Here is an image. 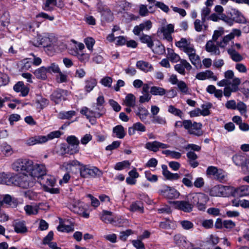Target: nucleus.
Here are the masks:
<instances>
[{"label": "nucleus", "mask_w": 249, "mask_h": 249, "mask_svg": "<svg viewBox=\"0 0 249 249\" xmlns=\"http://www.w3.org/2000/svg\"><path fill=\"white\" fill-rule=\"evenodd\" d=\"M12 168L17 172H26L34 178H42L46 174L47 169L43 164H34L27 159H18L12 164Z\"/></svg>", "instance_id": "obj_1"}, {"label": "nucleus", "mask_w": 249, "mask_h": 249, "mask_svg": "<svg viewBox=\"0 0 249 249\" xmlns=\"http://www.w3.org/2000/svg\"><path fill=\"white\" fill-rule=\"evenodd\" d=\"M21 172L20 175H15L14 185L24 189L33 187L36 179L26 172Z\"/></svg>", "instance_id": "obj_2"}, {"label": "nucleus", "mask_w": 249, "mask_h": 249, "mask_svg": "<svg viewBox=\"0 0 249 249\" xmlns=\"http://www.w3.org/2000/svg\"><path fill=\"white\" fill-rule=\"evenodd\" d=\"M241 83V80L239 78H234L232 83L229 80L224 79L217 83V85L219 87L227 86L224 89L223 94L225 96L229 97L232 92H235L239 89V86Z\"/></svg>", "instance_id": "obj_3"}, {"label": "nucleus", "mask_w": 249, "mask_h": 249, "mask_svg": "<svg viewBox=\"0 0 249 249\" xmlns=\"http://www.w3.org/2000/svg\"><path fill=\"white\" fill-rule=\"evenodd\" d=\"M80 112L85 115L86 118L90 121L91 118H99L102 116L105 113L106 110L104 107L93 104L91 109L87 107H83Z\"/></svg>", "instance_id": "obj_4"}, {"label": "nucleus", "mask_w": 249, "mask_h": 249, "mask_svg": "<svg viewBox=\"0 0 249 249\" xmlns=\"http://www.w3.org/2000/svg\"><path fill=\"white\" fill-rule=\"evenodd\" d=\"M80 167V176L83 178H89L100 177L102 176L103 172L98 168L95 166H90L89 165H84L81 164Z\"/></svg>", "instance_id": "obj_5"}, {"label": "nucleus", "mask_w": 249, "mask_h": 249, "mask_svg": "<svg viewBox=\"0 0 249 249\" xmlns=\"http://www.w3.org/2000/svg\"><path fill=\"white\" fill-rule=\"evenodd\" d=\"M56 38L53 36H43L41 38L38 37L36 41L33 42L34 46L36 47H51L56 42Z\"/></svg>", "instance_id": "obj_6"}, {"label": "nucleus", "mask_w": 249, "mask_h": 249, "mask_svg": "<svg viewBox=\"0 0 249 249\" xmlns=\"http://www.w3.org/2000/svg\"><path fill=\"white\" fill-rule=\"evenodd\" d=\"M160 195L170 199L177 197L179 196V193L174 188L164 185L159 190Z\"/></svg>", "instance_id": "obj_7"}, {"label": "nucleus", "mask_w": 249, "mask_h": 249, "mask_svg": "<svg viewBox=\"0 0 249 249\" xmlns=\"http://www.w3.org/2000/svg\"><path fill=\"white\" fill-rule=\"evenodd\" d=\"M183 51L188 55L192 64L196 65L199 63L200 57L196 54V51L193 44H191Z\"/></svg>", "instance_id": "obj_8"}, {"label": "nucleus", "mask_w": 249, "mask_h": 249, "mask_svg": "<svg viewBox=\"0 0 249 249\" xmlns=\"http://www.w3.org/2000/svg\"><path fill=\"white\" fill-rule=\"evenodd\" d=\"M190 124H189L188 128H186L188 133L197 136H201L203 134V132L201 130L202 124L196 122L192 123L191 120H190Z\"/></svg>", "instance_id": "obj_9"}, {"label": "nucleus", "mask_w": 249, "mask_h": 249, "mask_svg": "<svg viewBox=\"0 0 249 249\" xmlns=\"http://www.w3.org/2000/svg\"><path fill=\"white\" fill-rule=\"evenodd\" d=\"M66 91L60 89H57L53 92L51 96V100L56 104L60 103L62 100H66L65 95Z\"/></svg>", "instance_id": "obj_10"}, {"label": "nucleus", "mask_w": 249, "mask_h": 249, "mask_svg": "<svg viewBox=\"0 0 249 249\" xmlns=\"http://www.w3.org/2000/svg\"><path fill=\"white\" fill-rule=\"evenodd\" d=\"M160 31L163 34L164 38L168 41H172L171 34L174 32V26L172 24H169L160 28Z\"/></svg>", "instance_id": "obj_11"}, {"label": "nucleus", "mask_w": 249, "mask_h": 249, "mask_svg": "<svg viewBox=\"0 0 249 249\" xmlns=\"http://www.w3.org/2000/svg\"><path fill=\"white\" fill-rule=\"evenodd\" d=\"M232 160L237 166L246 167L249 164V159L245 155H235L232 157Z\"/></svg>", "instance_id": "obj_12"}, {"label": "nucleus", "mask_w": 249, "mask_h": 249, "mask_svg": "<svg viewBox=\"0 0 249 249\" xmlns=\"http://www.w3.org/2000/svg\"><path fill=\"white\" fill-rule=\"evenodd\" d=\"M15 174L11 173H0V183L9 185L14 184Z\"/></svg>", "instance_id": "obj_13"}, {"label": "nucleus", "mask_w": 249, "mask_h": 249, "mask_svg": "<svg viewBox=\"0 0 249 249\" xmlns=\"http://www.w3.org/2000/svg\"><path fill=\"white\" fill-rule=\"evenodd\" d=\"M175 207L186 213H189L193 210V206L187 201H176L174 202Z\"/></svg>", "instance_id": "obj_14"}, {"label": "nucleus", "mask_w": 249, "mask_h": 249, "mask_svg": "<svg viewBox=\"0 0 249 249\" xmlns=\"http://www.w3.org/2000/svg\"><path fill=\"white\" fill-rule=\"evenodd\" d=\"M174 67L175 70L182 75L185 74V68L187 70L192 69L191 65L185 59H181L180 63L176 64Z\"/></svg>", "instance_id": "obj_15"}, {"label": "nucleus", "mask_w": 249, "mask_h": 249, "mask_svg": "<svg viewBox=\"0 0 249 249\" xmlns=\"http://www.w3.org/2000/svg\"><path fill=\"white\" fill-rule=\"evenodd\" d=\"M152 22L150 20H147L139 25L136 26L133 29V33L136 35H138L143 30H149L152 27Z\"/></svg>", "instance_id": "obj_16"}, {"label": "nucleus", "mask_w": 249, "mask_h": 249, "mask_svg": "<svg viewBox=\"0 0 249 249\" xmlns=\"http://www.w3.org/2000/svg\"><path fill=\"white\" fill-rule=\"evenodd\" d=\"M47 142L45 136H35L28 138L26 141V144L29 146L37 144H42Z\"/></svg>", "instance_id": "obj_17"}, {"label": "nucleus", "mask_w": 249, "mask_h": 249, "mask_svg": "<svg viewBox=\"0 0 249 249\" xmlns=\"http://www.w3.org/2000/svg\"><path fill=\"white\" fill-rule=\"evenodd\" d=\"M198 197L201 198V199L198 198L196 201V204L195 206L200 211H204L206 209V205L209 200L208 196L203 193H199Z\"/></svg>", "instance_id": "obj_18"}, {"label": "nucleus", "mask_w": 249, "mask_h": 249, "mask_svg": "<svg viewBox=\"0 0 249 249\" xmlns=\"http://www.w3.org/2000/svg\"><path fill=\"white\" fill-rule=\"evenodd\" d=\"M196 78L200 80H204L206 79L212 78L214 81H216L217 78L214 75L213 72L210 70L198 73L196 76Z\"/></svg>", "instance_id": "obj_19"}, {"label": "nucleus", "mask_w": 249, "mask_h": 249, "mask_svg": "<svg viewBox=\"0 0 249 249\" xmlns=\"http://www.w3.org/2000/svg\"><path fill=\"white\" fill-rule=\"evenodd\" d=\"M14 89L17 92H20L23 97L26 96L29 91V88L25 86L22 82H18L14 86Z\"/></svg>", "instance_id": "obj_20"}, {"label": "nucleus", "mask_w": 249, "mask_h": 249, "mask_svg": "<svg viewBox=\"0 0 249 249\" xmlns=\"http://www.w3.org/2000/svg\"><path fill=\"white\" fill-rule=\"evenodd\" d=\"M100 219L106 223H113L116 222L115 218L110 211L104 210L100 215Z\"/></svg>", "instance_id": "obj_21"}, {"label": "nucleus", "mask_w": 249, "mask_h": 249, "mask_svg": "<svg viewBox=\"0 0 249 249\" xmlns=\"http://www.w3.org/2000/svg\"><path fill=\"white\" fill-rule=\"evenodd\" d=\"M205 49L207 52L211 53L212 54L218 55L220 54L218 47L215 45L212 40H209L207 42Z\"/></svg>", "instance_id": "obj_22"}, {"label": "nucleus", "mask_w": 249, "mask_h": 249, "mask_svg": "<svg viewBox=\"0 0 249 249\" xmlns=\"http://www.w3.org/2000/svg\"><path fill=\"white\" fill-rule=\"evenodd\" d=\"M162 169V174L164 177L169 180H177L179 178L180 176L177 173H172L168 170L167 167L165 165H162L161 166Z\"/></svg>", "instance_id": "obj_23"}, {"label": "nucleus", "mask_w": 249, "mask_h": 249, "mask_svg": "<svg viewBox=\"0 0 249 249\" xmlns=\"http://www.w3.org/2000/svg\"><path fill=\"white\" fill-rule=\"evenodd\" d=\"M136 67L145 72L151 71L153 67L151 64L144 61H139L136 63Z\"/></svg>", "instance_id": "obj_24"}, {"label": "nucleus", "mask_w": 249, "mask_h": 249, "mask_svg": "<svg viewBox=\"0 0 249 249\" xmlns=\"http://www.w3.org/2000/svg\"><path fill=\"white\" fill-rule=\"evenodd\" d=\"M227 187L223 185L215 186L211 190L210 195L212 196H223V192L226 191Z\"/></svg>", "instance_id": "obj_25"}, {"label": "nucleus", "mask_w": 249, "mask_h": 249, "mask_svg": "<svg viewBox=\"0 0 249 249\" xmlns=\"http://www.w3.org/2000/svg\"><path fill=\"white\" fill-rule=\"evenodd\" d=\"M47 72L46 68L43 66L35 70L34 74L37 79L44 80L47 78Z\"/></svg>", "instance_id": "obj_26"}, {"label": "nucleus", "mask_w": 249, "mask_h": 249, "mask_svg": "<svg viewBox=\"0 0 249 249\" xmlns=\"http://www.w3.org/2000/svg\"><path fill=\"white\" fill-rule=\"evenodd\" d=\"M13 226L15 231L17 233H24L27 231V228L23 221H16Z\"/></svg>", "instance_id": "obj_27"}, {"label": "nucleus", "mask_w": 249, "mask_h": 249, "mask_svg": "<svg viewBox=\"0 0 249 249\" xmlns=\"http://www.w3.org/2000/svg\"><path fill=\"white\" fill-rule=\"evenodd\" d=\"M205 21L201 19H196L194 22L195 30L197 32H200L202 31L207 30L208 27L207 25L204 24Z\"/></svg>", "instance_id": "obj_28"}, {"label": "nucleus", "mask_w": 249, "mask_h": 249, "mask_svg": "<svg viewBox=\"0 0 249 249\" xmlns=\"http://www.w3.org/2000/svg\"><path fill=\"white\" fill-rule=\"evenodd\" d=\"M66 140L69 145H73L75 146L74 148L73 149V151L78 152L79 150V141L78 139L74 136H70L67 137Z\"/></svg>", "instance_id": "obj_29"}, {"label": "nucleus", "mask_w": 249, "mask_h": 249, "mask_svg": "<svg viewBox=\"0 0 249 249\" xmlns=\"http://www.w3.org/2000/svg\"><path fill=\"white\" fill-rule=\"evenodd\" d=\"M135 103L136 97L132 93L128 94L123 101V105L128 107H134Z\"/></svg>", "instance_id": "obj_30"}, {"label": "nucleus", "mask_w": 249, "mask_h": 249, "mask_svg": "<svg viewBox=\"0 0 249 249\" xmlns=\"http://www.w3.org/2000/svg\"><path fill=\"white\" fill-rule=\"evenodd\" d=\"M113 133L115 136L119 139H123L125 135L124 127L121 125H118L113 128Z\"/></svg>", "instance_id": "obj_31"}, {"label": "nucleus", "mask_w": 249, "mask_h": 249, "mask_svg": "<svg viewBox=\"0 0 249 249\" xmlns=\"http://www.w3.org/2000/svg\"><path fill=\"white\" fill-rule=\"evenodd\" d=\"M129 210L132 212H143V203L140 201L133 202L130 206Z\"/></svg>", "instance_id": "obj_32"}, {"label": "nucleus", "mask_w": 249, "mask_h": 249, "mask_svg": "<svg viewBox=\"0 0 249 249\" xmlns=\"http://www.w3.org/2000/svg\"><path fill=\"white\" fill-rule=\"evenodd\" d=\"M97 81L94 78H90L85 81V89L87 92L91 91L97 85Z\"/></svg>", "instance_id": "obj_33"}, {"label": "nucleus", "mask_w": 249, "mask_h": 249, "mask_svg": "<svg viewBox=\"0 0 249 249\" xmlns=\"http://www.w3.org/2000/svg\"><path fill=\"white\" fill-rule=\"evenodd\" d=\"M227 51L233 61L235 62H240L243 59L242 56L235 50L229 49Z\"/></svg>", "instance_id": "obj_34"}, {"label": "nucleus", "mask_w": 249, "mask_h": 249, "mask_svg": "<svg viewBox=\"0 0 249 249\" xmlns=\"http://www.w3.org/2000/svg\"><path fill=\"white\" fill-rule=\"evenodd\" d=\"M24 209L28 215H35L38 213L39 207L38 206L35 205H26Z\"/></svg>", "instance_id": "obj_35"}, {"label": "nucleus", "mask_w": 249, "mask_h": 249, "mask_svg": "<svg viewBox=\"0 0 249 249\" xmlns=\"http://www.w3.org/2000/svg\"><path fill=\"white\" fill-rule=\"evenodd\" d=\"M150 92L152 95L155 96H163L165 94L166 90L161 87L153 86L150 88Z\"/></svg>", "instance_id": "obj_36"}, {"label": "nucleus", "mask_w": 249, "mask_h": 249, "mask_svg": "<svg viewBox=\"0 0 249 249\" xmlns=\"http://www.w3.org/2000/svg\"><path fill=\"white\" fill-rule=\"evenodd\" d=\"M82 203L80 202H75L72 204L69 205L70 209L75 213L78 214L81 213L83 212V209L81 207Z\"/></svg>", "instance_id": "obj_37"}, {"label": "nucleus", "mask_w": 249, "mask_h": 249, "mask_svg": "<svg viewBox=\"0 0 249 249\" xmlns=\"http://www.w3.org/2000/svg\"><path fill=\"white\" fill-rule=\"evenodd\" d=\"M234 37V35L233 34L228 35L223 37L221 41L217 42L216 44L221 48H224L227 45V43L233 39Z\"/></svg>", "instance_id": "obj_38"}, {"label": "nucleus", "mask_w": 249, "mask_h": 249, "mask_svg": "<svg viewBox=\"0 0 249 249\" xmlns=\"http://www.w3.org/2000/svg\"><path fill=\"white\" fill-rule=\"evenodd\" d=\"M236 192L240 196H249V185H243L236 189Z\"/></svg>", "instance_id": "obj_39"}, {"label": "nucleus", "mask_w": 249, "mask_h": 249, "mask_svg": "<svg viewBox=\"0 0 249 249\" xmlns=\"http://www.w3.org/2000/svg\"><path fill=\"white\" fill-rule=\"evenodd\" d=\"M140 40L142 43L147 44V45L149 48L152 49V47L154 46V43L150 36L143 34L140 37Z\"/></svg>", "instance_id": "obj_40"}, {"label": "nucleus", "mask_w": 249, "mask_h": 249, "mask_svg": "<svg viewBox=\"0 0 249 249\" xmlns=\"http://www.w3.org/2000/svg\"><path fill=\"white\" fill-rule=\"evenodd\" d=\"M174 240L176 244L178 246H184L186 244V238L179 234L175 235Z\"/></svg>", "instance_id": "obj_41"}, {"label": "nucleus", "mask_w": 249, "mask_h": 249, "mask_svg": "<svg viewBox=\"0 0 249 249\" xmlns=\"http://www.w3.org/2000/svg\"><path fill=\"white\" fill-rule=\"evenodd\" d=\"M191 44L190 42L185 38H181L179 41L176 42V46L181 49L182 51L187 48Z\"/></svg>", "instance_id": "obj_42"}, {"label": "nucleus", "mask_w": 249, "mask_h": 249, "mask_svg": "<svg viewBox=\"0 0 249 249\" xmlns=\"http://www.w3.org/2000/svg\"><path fill=\"white\" fill-rule=\"evenodd\" d=\"M167 57L171 62H177L180 60L179 56L178 54L175 53L173 50L168 48L167 49Z\"/></svg>", "instance_id": "obj_43"}, {"label": "nucleus", "mask_w": 249, "mask_h": 249, "mask_svg": "<svg viewBox=\"0 0 249 249\" xmlns=\"http://www.w3.org/2000/svg\"><path fill=\"white\" fill-rule=\"evenodd\" d=\"M75 115V111L70 110L60 112L58 114V118L61 119H69Z\"/></svg>", "instance_id": "obj_44"}, {"label": "nucleus", "mask_w": 249, "mask_h": 249, "mask_svg": "<svg viewBox=\"0 0 249 249\" xmlns=\"http://www.w3.org/2000/svg\"><path fill=\"white\" fill-rule=\"evenodd\" d=\"M145 147L150 151L156 152L159 150L158 141L148 142L145 144Z\"/></svg>", "instance_id": "obj_45"}, {"label": "nucleus", "mask_w": 249, "mask_h": 249, "mask_svg": "<svg viewBox=\"0 0 249 249\" xmlns=\"http://www.w3.org/2000/svg\"><path fill=\"white\" fill-rule=\"evenodd\" d=\"M148 114V111L144 107H140L139 108V112L137 113V115L142 121H145Z\"/></svg>", "instance_id": "obj_46"}, {"label": "nucleus", "mask_w": 249, "mask_h": 249, "mask_svg": "<svg viewBox=\"0 0 249 249\" xmlns=\"http://www.w3.org/2000/svg\"><path fill=\"white\" fill-rule=\"evenodd\" d=\"M199 194V193H193L189 194L187 196V200L193 206V208L195 206V204H196V201L198 200V199L199 198L201 199V198L198 197Z\"/></svg>", "instance_id": "obj_47"}, {"label": "nucleus", "mask_w": 249, "mask_h": 249, "mask_svg": "<svg viewBox=\"0 0 249 249\" xmlns=\"http://www.w3.org/2000/svg\"><path fill=\"white\" fill-rule=\"evenodd\" d=\"M43 177V178H41V179L42 180V183H43L44 185L47 186H54L55 184V180L53 177L46 175Z\"/></svg>", "instance_id": "obj_48"}, {"label": "nucleus", "mask_w": 249, "mask_h": 249, "mask_svg": "<svg viewBox=\"0 0 249 249\" xmlns=\"http://www.w3.org/2000/svg\"><path fill=\"white\" fill-rule=\"evenodd\" d=\"M233 23L234 22L238 23H245L246 22L245 18L238 11L235 13V17L232 18Z\"/></svg>", "instance_id": "obj_49"}, {"label": "nucleus", "mask_w": 249, "mask_h": 249, "mask_svg": "<svg viewBox=\"0 0 249 249\" xmlns=\"http://www.w3.org/2000/svg\"><path fill=\"white\" fill-rule=\"evenodd\" d=\"M46 68L47 72L50 73H57L60 71L58 65L55 63H51L50 66Z\"/></svg>", "instance_id": "obj_50"}, {"label": "nucleus", "mask_w": 249, "mask_h": 249, "mask_svg": "<svg viewBox=\"0 0 249 249\" xmlns=\"http://www.w3.org/2000/svg\"><path fill=\"white\" fill-rule=\"evenodd\" d=\"M177 86L180 92L183 94H187L189 93V88L184 81H179Z\"/></svg>", "instance_id": "obj_51"}, {"label": "nucleus", "mask_w": 249, "mask_h": 249, "mask_svg": "<svg viewBox=\"0 0 249 249\" xmlns=\"http://www.w3.org/2000/svg\"><path fill=\"white\" fill-rule=\"evenodd\" d=\"M185 177L182 179V183L188 187H191L193 186V176L191 174H187L185 175Z\"/></svg>", "instance_id": "obj_52"}, {"label": "nucleus", "mask_w": 249, "mask_h": 249, "mask_svg": "<svg viewBox=\"0 0 249 249\" xmlns=\"http://www.w3.org/2000/svg\"><path fill=\"white\" fill-rule=\"evenodd\" d=\"M57 230L60 231L69 232L73 231L74 228L72 225L60 224L57 227Z\"/></svg>", "instance_id": "obj_53"}, {"label": "nucleus", "mask_w": 249, "mask_h": 249, "mask_svg": "<svg viewBox=\"0 0 249 249\" xmlns=\"http://www.w3.org/2000/svg\"><path fill=\"white\" fill-rule=\"evenodd\" d=\"M130 163L128 160H124L122 162H117L114 167L116 170H121L126 167H129Z\"/></svg>", "instance_id": "obj_54"}, {"label": "nucleus", "mask_w": 249, "mask_h": 249, "mask_svg": "<svg viewBox=\"0 0 249 249\" xmlns=\"http://www.w3.org/2000/svg\"><path fill=\"white\" fill-rule=\"evenodd\" d=\"M168 111L170 113L175 115L178 116L179 117H181L182 115V112L179 109L176 108L174 106L172 105H170L168 107Z\"/></svg>", "instance_id": "obj_55"}, {"label": "nucleus", "mask_w": 249, "mask_h": 249, "mask_svg": "<svg viewBox=\"0 0 249 249\" xmlns=\"http://www.w3.org/2000/svg\"><path fill=\"white\" fill-rule=\"evenodd\" d=\"M58 74L56 76V81L58 83H66L68 81V76L62 73L60 71V72H58Z\"/></svg>", "instance_id": "obj_56"}, {"label": "nucleus", "mask_w": 249, "mask_h": 249, "mask_svg": "<svg viewBox=\"0 0 249 249\" xmlns=\"http://www.w3.org/2000/svg\"><path fill=\"white\" fill-rule=\"evenodd\" d=\"M214 179L219 181L220 182H224L226 180V176L222 170L219 169L217 173L214 177Z\"/></svg>", "instance_id": "obj_57"}, {"label": "nucleus", "mask_w": 249, "mask_h": 249, "mask_svg": "<svg viewBox=\"0 0 249 249\" xmlns=\"http://www.w3.org/2000/svg\"><path fill=\"white\" fill-rule=\"evenodd\" d=\"M211 10L208 7H205L202 8L201 12V19L203 21H206L211 13Z\"/></svg>", "instance_id": "obj_58"}, {"label": "nucleus", "mask_w": 249, "mask_h": 249, "mask_svg": "<svg viewBox=\"0 0 249 249\" xmlns=\"http://www.w3.org/2000/svg\"><path fill=\"white\" fill-rule=\"evenodd\" d=\"M179 223L182 228L185 230H190L194 227L193 223L188 220H181L179 221Z\"/></svg>", "instance_id": "obj_59"}, {"label": "nucleus", "mask_w": 249, "mask_h": 249, "mask_svg": "<svg viewBox=\"0 0 249 249\" xmlns=\"http://www.w3.org/2000/svg\"><path fill=\"white\" fill-rule=\"evenodd\" d=\"M149 12L153 13V11H149L146 5L141 4L140 5L139 13L141 16H147Z\"/></svg>", "instance_id": "obj_60"}, {"label": "nucleus", "mask_w": 249, "mask_h": 249, "mask_svg": "<svg viewBox=\"0 0 249 249\" xmlns=\"http://www.w3.org/2000/svg\"><path fill=\"white\" fill-rule=\"evenodd\" d=\"M1 152L5 155L9 156L13 153L12 149L10 145L4 144L0 147Z\"/></svg>", "instance_id": "obj_61"}, {"label": "nucleus", "mask_w": 249, "mask_h": 249, "mask_svg": "<svg viewBox=\"0 0 249 249\" xmlns=\"http://www.w3.org/2000/svg\"><path fill=\"white\" fill-rule=\"evenodd\" d=\"M102 15L103 18L106 20H111L112 19V13L111 11L107 8L103 11Z\"/></svg>", "instance_id": "obj_62"}, {"label": "nucleus", "mask_w": 249, "mask_h": 249, "mask_svg": "<svg viewBox=\"0 0 249 249\" xmlns=\"http://www.w3.org/2000/svg\"><path fill=\"white\" fill-rule=\"evenodd\" d=\"M56 0H46L44 4L43 9L46 11H50L52 9L51 5H56Z\"/></svg>", "instance_id": "obj_63"}, {"label": "nucleus", "mask_w": 249, "mask_h": 249, "mask_svg": "<svg viewBox=\"0 0 249 249\" xmlns=\"http://www.w3.org/2000/svg\"><path fill=\"white\" fill-rule=\"evenodd\" d=\"M36 103L39 105V107L40 109H43L49 105V101L48 100L41 97L37 100Z\"/></svg>", "instance_id": "obj_64"}]
</instances>
